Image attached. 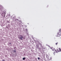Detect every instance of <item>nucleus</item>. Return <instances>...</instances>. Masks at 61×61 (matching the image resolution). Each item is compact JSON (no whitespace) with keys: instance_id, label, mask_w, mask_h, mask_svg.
I'll list each match as a JSON object with an SVG mask.
<instances>
[{"instance_id":"nucleus-1","label":"nucleus","mask_w":61,"mask_h":61,"mask_svg":"<svg viewBox=\"0 0 61 61\" xmlns=\"http://www.w3.org/2000/svg\"><path fill=\"white\" fill-rule=\"evenodd\" d=\"M61 36V29H60L59 30V31L58 33L57 34H56V36L57 37H59Z\"/></svg>"},{"instance_id":"nucleus-2","label":"nucleus","mask_w":61,"mask_h":61,"mask_svg":"<svg viewBox=\"0 0 61 61\" xmlns=\"http://www.w3.org/2000/svg\"><path fill=\"white\" fill-rule=\"evenodd\" d=\"M19 39H20V40H23V37L22 35H20L18 37Z\"/></svg>"},{"instance_id":"nucleus-3","label":"nucleus","mask_w":61,"mask_h":61,"mask_svg":"<svg viewBox=\"0 0 61 61\" xmlns=\"http://www.w3.org/2000/svg\"><path fill=\"white\" fill-rule=\"evenodd\" d=\"M57 52H56L57 53H58V52H61V48H59V51L58 50H57Z\"/></svg>"},{"instance_id":"nucleus-4","label":"nucleus","mask_w":61,"mask_h":61,"mask_svg":"<svg viewBox=\"0 0 61 61\" xmlns=\"http://www.w3.org/2000/svg\"><path fill=\"white\" fill-rule=\"evenodd\" d=\"M53 51H54V53L56 52V53L57 52V51L56 50V49H53Z\"/></svg>"},{"instance_id":"nucleus-5","label":"nucleus","mask_w":61,"mask_h":61,"mask_svg":"<svg viewBox=\"0 0 61 61\" xmlns=\"http://www.w3.org/2000/svg\"><path fill=\"white\" fill-rule=\"evenodd\" d=\"M25 60V57L23 58V60Z\"/></svg>"},{"instance_id":"nucleus-6","label":"nucleus","mask_w":61,"mask_h":61,"mask_svg":"<svg viewBox=\"0 0 61 61\" xmlns=\"http://www.w3.org/2000/svg\"><path fill=\"white\" fill-rule=\"evenodd\" d=\"M13 51L14 52H15V53H16V51H15V50H13Z\"/></svg>"},{"instance_id":"nucleus-7","label":"nucleus","mask_w":61,"mask_h":61,"mask_svg":"<svg viewBox=\"0 0 61 61\" xmlns=\"http://www.w3.org/2000/svg\"><path fill=\"white\" fill-rule=\"evenodd\" d=\"M7 23H9V21L7 20Z\"/></svg>"},{"instance_id":"nucleus-8","label":"nucleus","mask_w":61,"mask_h":61,"mask_svg":"<svg viewBox=\"0 0 61 61\" xmlns=\"http://www.w3.org/2000/svg\"><path fill=\"white\" fill-rule=\"evenodd\" d=\"M16 47H14V49H16Z\"/></svg>"},{"instance_id":"nucleus-9","label":"nucleus","mask_w":61,"mask_h":61,"mask_svg":"<svg viewBox=\"0 0 61 61\" xmlns=\"http://www.w3.org/2000/svg\"><path fill=\"white\" fill-rule=\"evenodd\" d=\"M38 59L39 60L40 59V58H39V57H38Z\"/></svg>"},{"instance_id":"nucleus-10","label":"nucleus","mask_w":61,"mask_h":61,"mask_svg":"<svg viewBox=\"0 0 61 61\" xmlns=\"http://www.w3.org/2000/svg\"><path fill=\"white\" fill-rule=\"evenodd\" d=\"M57 44H58V43L57 42L56 43V45H57Z\"/></svg>"},{"instance_id":"nucleus-11","label":"nucleus","mask_w":61,"mask_h":61,"mask_svg":"<svg viewBox=\"0 0 61 61\" xmlns=\"http://www.w3.org/2000/svg\"><path fill=\"white\" fill-rule=\"evenodd\" d=\"M26 32H27V29H26Z\"/></svg>"},{"instance_id":"nucleus-12","label":"nucleus","mask_w":61,"mask_h":61,"mask_svg":"<svg viewBox=\"0 0 61 61\" xmlns=\"http://www.w3.org/2000/svg\"><path fill=\"white\" fill-rule=\"evenodd\" d=\"M16 20H17V21H18V19H16Z\"/></svg>"},{"instance_id":"nucleus-13","label":"nucleus","mask_w":61,"mask_h":61,"mask_svg":"<svg viewBox=\"0 0 61 61\" xmlns=\"http://www.w3.org/2000/svg\"><path fill=\"white\" fill-rule=\"evenodd\" d=\"M50 59L51 60H52V59H51V58H50Z\"/></svg>"},{"instance_id":"nucleus-14","label":"nucleus","mask_w":61,"mask_h":61,"mask_svg":"<svg viewBox=\"0 0 61 61\" xmlns=\"http://www.w3.org/2000/svg\"><path fill=\"white\" fill-rule=\"evenodd\" d=\"M9 44L10 45H11V43H9Z\"/></svg>"},{"instance_id":"nucleus-15","label":"nucleus","mask_w":61,"mask_h":61,"mask_svg":"<svg viewBox=\"0 0 61 61\" xmlns=\"http://www.w3.org/2000/svg\"><path fill=\"white\" fill-rule=\"evenodd\" d=\"M4 17H5V16H4Z\"/></svg>"},{"instance_id":"nucleus-16","label":"nucleus","mask_w":61,"mask_h":61,"mask_svg":"<svg viewBox=\"0 0 61 61\" xmlns=\"http://www.w3.org/2000/svg\"><path fill=\"white\" fill-rule=\"evenodd\" d=\"M41 46H42V45H41Z\"/></svg>"}]
</instances>
